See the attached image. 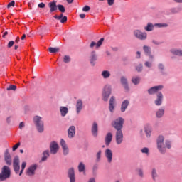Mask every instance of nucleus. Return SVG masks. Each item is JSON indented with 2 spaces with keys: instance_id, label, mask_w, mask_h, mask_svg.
<instances>
[{
  "instance_id": "f257e3e1",
  "label": "nucleus",
  "mask_w": 182,
  "mask_h": 182,
  "mask_svg": "<svg viewBox=\"0 0 182 182\" xmlns=\"http://www.w3.org/2000/svg\"><path fill=\"white\" fill-rule=\"evenodd\" d=\"M156 147L161 154H164L166 149H171V141L168 140L164 141V136L159 135L156 138Z\"/></svg>"
},
{
  "instance_id": "f03ea898",
  "label": "nucleus",
  "mask_w": 182,
  "mask_h": 182,
  "mask_svg": "<svg viewBox=\"0 0 182 182\" xmlns=\"http://www.w3.org/2000/svg\"><path fill=\"white\" fill-rule=\"evenodd\" d=\"M11 178V168L8 166H4L0 173V181H5Z\"/></svg>"
},
{
  "instance_id": "7ed1b4c3",
  "label": "nucleus",
  "mask_w": 182,
  "mask_h": 182,
  "mask_svg": "<svg viewBox=\"0 0 182 182\" xmlns=\"http://www.w3.org/2000/svg\"><path fill=\"white\" fill-rule=\"evenodd\" d=\"M33 122L36 124L38 132L39 133H43L45 128L43 121H42V117L39 116H35L33 117Z\"/></svg>"
},
{
  "instance_id": "20e7f679",
  "label": "nucleus",
  "mask_w": 182,
  "mask_h": 182,
  "mask_svg": "<svg viewBox=\"0 0 182 182\" xmlns=\"http://www.w3.org/2000/svg\"><path fill=\"white\" fill-rule=\"evenodd\" d=\"M124 124V119L119 117L112 122V126L117 131L122 130L123 129V124Z\"/></svg>"
},
{
  "instance_id": "39448f33",
  "label": "nucleus",
  "mask_w": 182,
  "mask_h": 182,
  "mask_svg": "<svg viewBox=\"0 0 182 182\" xmlns=\"http://www.w3.org/2000/svg\"><path fill=\"white\" fill-rule=\"evenodd\" d=\"M110 95H112V86L105 85L102 92V100L107 102L109 97H110Z\"/></svg>"
},
{
  "instance_id": "423d86ee",
  "label": "nucleus",
  "mask_w": 182,
  "mask_h": 182,
  "mask_svg": "<svg viewBox=\"0 0 182 182\" xmlns=\"http://www.w3.org/2000/svg\"><path fill=\"white\" fill-rule=\"evenodd\" d=\"M38 169V164H34L31 165L26 170V174L29 177L35 176V172Z\"/></svg>"
},
{
  "instance_id": "0eeeda50",
  "label": "nucleus",
  "mask_w": 182,
  "mask_h": 182,
  "mask_svg": "<svg viewBox=\"0 0 182 182\" xmlns=\"http://www.w3.org/2000/svg\"><path fill=\"white\" fill-rule=\"evenodd\" d=\"M134 35L140 41H146V39H147V33L141 32L140 30H135L134 31Z\"/></svg>"
},
{
  "instance_id": "6e6552de",
  "label": "nucleus",
  "mask_w": 182,
  "mask_h": 182,
  "mask_svg": "<svg viewBox=\"0 0 182 182\" xmlns=\"http://www.w3.org/2000/svg\"><path fill=\"white\" fill-rule=\"evenodd\" d=\"M13 168L16 174H19L21 166H19V156H15L13 161Z\"/></svg>"
},
{
  "instance_id": "1a4fd4ad",
  "label": "nucleus",
  "mask_w": 182,
  "mask_h": 182,
  "mask_svg": "<svg viewBox=\"0 0 182 182\" xmlns=\"http://www.w3.org/2000/svg\"><path fill=\"white\" fill-rule=\"evenodd\" d=\"M115 139L117 144H122V143H123V131H117L115 134Z\"/></svg>"
},
{
  "instance_id": "9d476101",
  "label": "nucleus",
  "mask_w": 182,
  "mask_h": 182,
  "mask_svg": "<svg viewBox=\"0 0 182 182\" xmlns=\"http://www.w3.org/2000/svg\"><path fill=\"white\" fill-rule=\"evenodd\" d=\"M59 151V145L55 141H53L50 144V151L51 154H56Z\"/></svg>"
},
{
  "instance_id": "9b49d317",
  "label": "nucleus",
  "mask_w": 182,
  "mask_h": 182,
  "mask_svg": "<svg viewBox=\"0 0 182 182\" xmlns=\"http://www.w3.org/2000/svg\"><path fill=\"white\" fill-rule=\"evenodd\" d=\"M60 144L63 149V155L68 156V154H69V147H68V145L66 144V142L63 140V139L60 140Z\"/></svg>"
},
{
  "instance_id": "f8f14e48",
  "label": "nucleus",
  "mask_w": 182,
  "mask_h": 182,
  "mask_svg": "<svg viewBox=\"0 0 182 182\" xmlns=\"http://www.w3.org/2000/svg\"><path fill=\"white\" fill-rule=\"evenodd\" d=\"M99 132V125L97 122H94L91 127V133L94 137H97V133Z\"/></svg>"
},
{
  "instance_id": "ddd939ff",
  "label": "nucleus",
  "mask_w": 182,
  "mask_h": 182,
  "mask_svg": "<svg viewBox=\"0 0 182 182\" xmlns=\"http://www.w3.org/2000/svg\"><path fill=\"white\" fill-rule=\"evenodd\" d=\"M4 160L8 166H11L12 164V156H11V154H9V151L8 149H6L5 151Z\"/></svg>"
},
{
  "instance_id": "4468645a",
  "label": "nucleus",
  "mask_w": 182,
  "mask_h": 182,
  "mask_svg": "<svg viewBox=\"0 0 182 182\" xmlns=\"http://www.w3.org/2000/svg\"><path fill=\"white\" fill-rule=\"evenodd\" d=\"M163 85H158L151 87L148 90L149 95H154L159 92V90H161L163 89Z\"/></svg>"
},
{
  "instance_id": "2eb2a0df",
  "label": "nucleus",
  "mask_w": 182,
  "mask_h": 182,
  "mask_svg": "<svg viewBox=\"0 0 182 182\" xmlns=\"http://www.w3.org/2000/svg\"><path fill=\"white\" fill-rule=\"evenodd\" d=\"M68 178H70V182H76V177L75 176V168H70L68 169Z\"/></svg>"
},
{
  "instance_id": "dca6fc26",
  "label": "nucleus",
  "mask_w": 182,
  "mask_h": 182,
  "mask_svg": "<svg viewBox=\"0 0 182 182\" xmlns=\"http://www.w3.org/2000/svg\"><path fill=\"white\" fill-rule=\"evenodd\" d=\"M105 154L106 159H107V162L112 163L113 160V152L112 151V150L109 149H106Z\"/></svg>"
},
{
  "instance_id": "f3484780",
  "label": "nucleus",
  "mask_w": 182,
  "mask_h": 182,
  "mask_svg": "<svg viewBox=\"0 0 182 182\" xmlns=\"http://www.w3.org/2000/svg\"><path fill=\"white\" fill-rule=\"evenodd\" d=\"M120 82L123 87L127 90V92H129V82H127V78L126 77L122 76L120 78Z\"/></svg>"
},
{
  "instance_id": "a211bd4d",
  "label": "nucleus",
  "mask_w": 182,
  "mask_h": 182,
  "mask_svg": "<svg viewBox=\"0 0 182 182\" xmlns=\"http://www.w3.org/2000/svg\"><path fill=\"white\" fill-rule=\"evenodd\" d=\"M116 103V98L114 96H112L109 100V110L111 113L114 112V105Z\"/></svg>"
},
{
  "instance_id": "6ab92c4d",
  "label": "nucleus",
  "mask_w": 182,
  "mask_h": 182,
  "mask_svg": "<svg viewBox=\"0 0 182 182\" xmlns=\"http://www.w3.org/2000/svg\"><path fill=\"white\" fill-rule=\"evenodd\" d=\"M156 100H155V105L156 106H161V104L163 103V93L158 92L156 94Z\"/></svg>"
},
{
  "instance_id": "aec40b11",
  "label": "nucleus",
  "mask_w": 182,
  "mask_h": 182,
  "mask_svg": "<svg viewBox=\"0 0 182 182\" xmlns=\"http://www.w3.org/2000/svg\"><path fill=\"white\" fill-rule=\"evenodd\" d=\"M112 140H113V134L111 132H108L105 138V146H109Z\"/></svg>"
},
{
  "instance_id": "412c9836",
  "label": "nucleus",
  "mask_w": 182,
  "mask_h": 182,
  "mask_svg": "<svg viewBox=\"0 0 182 182\" xmlns=\"http://www.w3.org/2000/svg\"><path fill=\"white\" fill-rule=\"evenodd\" d=\"M75 107L77 114H79V113L82 112V109H83V101H82L80 99L77 100Z\"/></svg>"
},
{
  "instance_id": "4be33fe9",
  "label": "nucleus",
  "mask_w": 182,
  "mask_h": 182,
  "mask_svg": "<svg viewBox=\"0 0 182 182\" xmlns=\"http://www.w3.org/2000/svg\"><path fill=\"white\" fill-rule=\"evenodd\" d=\"M68 134L69 139H73V137H75V134H76V127H75V126L70 127L68 131Z\"/></svg>"
},
{
  "instance_id": "5701e85b",
  "label": "nucleus",
  "mask_w": 182,
  "mask_h": 182,
  "mask_svg": "<svg viewBox=\"0 0 182 182\" xmlns=\"http://www.w3.org/2000/svg\"><path fill=\"white\" fill-rule=\"evenodd\" d=\"M48 7L50 8V14L56 12L58 11V5H56V1H51L48 3Z\"/></svg>"
},
{
  "instance_id": "b1692460",
  "label": "nucleus",
  "mask_w": 182,
  "mask_h": 182,
  "mask_svg": "<svg viewBox=\"0 0 182 182\" xmlns=\"http://www.w3.org/2000/svg\"><path fill=\"white\" fill-rule=\"evenodd\" d=\"M97 60V55H96V52L92 51L90 55V62L92 66H95V62Z\"/></svg>"
},
{
  "instance_id": "393cba45",
  "label": "nucleus",
  "mask_w": 182,
  "mask_h": 182,
  "mask_svg": "<svg viewBox=\"0 0 182 182\" xmlns=\"http://www.w3.org/2000/svg\"><path fill=\"white\" fill-rule=\"evenodd\" d=\"M104 41H105V38H103L100 39L97 43L95 42L92 41L90 45V48H93L94 46H96V48L97 49V48H100L102 46Z\"/></svg>"
},
{
  "instance_id": "a878e982",
  "label": "nucleus",
  "mask_w": 182,
  "mask_h": 182,
  "mask_svg": "<svg viewBox=\"0 0 182 182\" xmlns=\"http://www.w3.org/2000/svg\"><path fill=\"white\" fill-rule=\"evenodd\" d=\"M143 49L146 56H149L150 59H153V55H151V48L149 46H144Z\"/></svg>"
},
{
  "instance_id": "bb28decb",
  "label": "nucleus",
  "mask_w": 182,
  "mask_h": 182,
  "mask_svg": "<svg viewBox=\"0 0 182 182\" xmlns=\"http://www.w3.org/2000/svg\"><path fill=\"white\" fill-rule=\"evenodd\" d=\"M164 112H165L164 108H163V107L159 108L156 112V117H157V119H161V117H163V116H164Z\"/></svg>"
},
{
  "instance_id": "cd10ccee",
  "label": "nucleus",
  "mask_w": 182,
  "mask_h": 182,
  "mask_svg": "<svg viewBox=\"0 0 182 182\" xmlns=\"http://www.w3.org/2000/svg\"><path fill=\"white\" fill-rule=\"evenodd\" d=\"M129 107V100H125L122 102L121 105V112L122 113H124L126 112V109Z\"/></svg>"
},
{
  "instance_id": "c85d7f7f",
  "label": "nucleus",
  "mask_w": 182,
  "mask_h": 182,
  "mask_svg": "<svg viewBox=\"0 0 182 182\" xmlns=\"http://www.w3.org/2000/svg\"><path fill=\"white\" fill-rule=\"evenodd\" d=\"M60 112L62 117H65L69 113V109L66 107H60Z\"/></svg>"
},
{
  "instance_id": "c756f323",
  "label": "nucleus",
  "mask_w": 182,
  "mask_h": 182,
  "mask_svg": "<svg viewBox=\"0 0 182 182\" xmlns=\"http://www.w3.org/2000/svg\"><path fill=\"white\" fill-rule=\"evenodd\" d=\"M101 76H102L103 79H109V77L111 76L110 71L103 70L101 73Z\"/></svg>"
},
{
  "instance_id": "7c9ffc66",
  "label": "nucleus",
  "mask_w": 182,
  "mask_h": 182,
  "mask_svg": "<svg viewBox=\"0 0 182 182\" xmlns=\"http://www.w3.org/2000/svg\"><path fill=\"white\" fill-rule=\"evenodd\" d=\"M85 170H86L85 164H83V162H80L78 164V171L80 173H83V172H85Z\"/></svg>"
},
{
  "instance_id": "2f4dec72",
  "label": "nucleus",
  "mask_w": 182,
  "mask_h": 182,
  "mask_svg": "<svg viewBox=\"0 0 182 182\" xmlns=\"http://www.w3.org/2000/svg\"><path fill=\"white\" fill-rule=\"evenodd\" d=\"M145 31L147 32H151L154 29V26L151 23H149L146 27H144Z\"/></svg>"
},
{
  "instance_id": "473e14b6",
  "label": "nucleus",
  "mask_w": 182,
  "mask_h": 182,
  "mask_svg": "<svg viewBox=\"0 0 182 182\" xmlns=\"http://www.w3.org/2000/svg\"><path fill=\"white\" fill-rule=\"evenodd\" d=\"M140 80H141V78L140 77H138V76L132 77V82L135 85H139V83H140Z\"/></svg>"
},
{
  "instance_id": "72a5a7b5",
  "label": "nucleus",
  "mask_w": 182,
  "mask_h": 182,
  "mask_svg": "<svg viewBox=\"0 0 182 182\" xmlns=\"http://www.w3.org/2000/svg\"><path fill=\"white\" fill-rule=\"evenodd\" d=\"M43 156L42 157V161H46L48 157H49V150H46L43 153Z\"/></svg>"
},
{
  "instance_id": "f704fd0d",
  "label": "nucleus",
  "mask_w": 182,
  "mask_h": 182,
  "mask_svg": "<svg viewBox=\"0 0 182 182\" xmlns=\"http://www.w3.org/2000/svg\"><path fill=\"white\" fill-rule=\"evenodd\" d=\"M151 176L154 181H156V178H157V171H156V168H153L151 171Z\"/></svg>"
},
{
  "instance_id": "c9c22d12",
  "label": "nucleus",
  "mask_w": 182,
  "mask_h": 182,
  "mask_svg": "<svg viewBox=\"0 0 182 182\" xmlns=\"http://www.w3.org/2000/svg\"><path fill=\"white\" fill-rule=\"evenodd\" d=\"M48 50L50 53H56L57 52H59V48L50 47Z\"/></svg>"
},
{
  "instance_id": "e433bc0d",
  "label": "nucleus",
  "mask_w": 182,
  "mask_h": 182,
  "mask_svg": "<svg viewBox=\"0 0 182 182\" xmlns=\"http://www.w3.org/2000/svg\"><path fill=\"white\" fill-rule=\"evenodd\" d=\"M26 167V162H22L21 164V169L19 173V176H22L23 173V170H25V168Z\"/></svg>"
},
{
  "instance_id": "4c0bfd02",
  "label": "nucleus",
  "mask_w": 182,
  "mask_h": 182,
  "mask_svg": "<svg viewBox=\"0 0 182 182\" xmlns=\"http://www.w3.org/2000/svg\"><path fill=\"white\" fill-rule=\"evenodd\" d=\"M58 9L60 12H61L62 14H65V6L62 4H58Z\"/></svg>"
},
{
  "instance_id": "58836bf2",
  "label": "nucleus",
  "mask_w": 182,
  "mask_h": 182,
  "mask_svg": "<svg viewBox=\"0 0 182 182\" xmlns=\"http://www.w3.org/2000/svg\"><path fill=\"white\" fill-rule=\"evenodd\" d=\"M171 53L173 55H176V56H179L180 55V50H177L176 48L171 49Z\"/></svg>"
},
{
  "instance_id": "ea45409f",
  "label": "nucleus",
  "mask_w": 182,
  "mask_h": 182,
  "mask_svg": "<svg viewBox=\"0 0 182 182\" xmlns=\"http://www.w3.org/2000/svg\"><path fill=\"white\" fill-rule=\"evenodd\" d=\"M71 59H70V56L69 55H65L63 58V63H69V62H70Z\"/></svg>"
},
{
  "instance_id": "a19ab883",
  "label": "nucleus",
  "mask_w": 182,
  "mask_h": 182,
  "mask_svg": "<svg viewBox=\"0 0 182 182\" xmlns=\"http://www.w3.org/2000/svg\"><path fill=\"white\" fill-rule=\"evenodd\" d=\"M144 132L146 133V137H150V136H151V130L150 129L145 128Z\"/></svg>"
},
{
  "instance_id": "79ce46f5",
  "label": "nucleus",
  "mask_w": 182,
  "mask_h": 182,
  "mask_svg": "<svg viewBox=\"0 0 182 182\" xmlns=\"http://www.w3.org/2000/svg\"><path fill=\"white\" fill-rule=\"evenodd\" d=\"M155 26H158V28H167L168 26L166 23H156Z\"/></svg>"
},
{
  "instance_id": "37998d69",
  "label": "nucleus",
  "mask_w": 182,
  "mask_h": 182,
  "mask_svg": "<svg viewBox=\"0 0 182 182\" xmlns=\"http://www.w3.org/2000/svg\"><path fill=\"white\" fill-rule=\"evenodd\" d=\"M62 18H63V14H60V16L58 15H55L54 16V18L57 19V21H60V19H62Z\"/></svg>"
},
{
  "instance_id": "c03bdc74",
  "label": "nucleus",
  "mask_w": 182,
  "mask_h": 182,
  "mask_svg": "<svg viewBox=\"0 0 182 182\" xmlns=\"http://www.w3.org/2000/svg\"><path fill=\"white\" fill-rule=\"evenodd\" d=\"M136 70H137L138 72H141V70H143V65L139 64V65H137L136 67Z\"/></svg>"
},
{
  "instance_id": "a18cd8bd",
  "label": "nucleus",
  "mask_w": 182,
  "mask_h": 182,
  "mask_svg": "<svg viewBox=\"0 0 182 182\" xmlns=\"http://www.w3.org/2000/svg\"><path fill=\"white\" fill-rule=\"evenodd\" d=\"M102 156V151H99L97 153L96 157H97V161H100V157Z\"/></svg>"
},
{
  "instance_id": "49530a36",
  "label": "nucleus",
  "mask_w": 182,
  "mask_h": 182,
  "mask_svg": "<svg viewBox=\"0 0 182 182\" xmlns=\"http://www.w3.org/2000/svg\"><path fill=\"white\" fill-rule=\"evenodd\" d=\"M7 90H16V86L14 85H11L9 87H7Z\"/></svg>"
},
{
  "instance_id": "de8ad7c7",
  "label": "nucleus",
  "mask_w": 182,
  "mask_h": 182,
  "mask_svg": "<svg viewBox=\"0 0 182 182\" xmlns=\"http://www.w3.org/2000/svg\"><path fill=\"white\" fill-rule=\"evenodd\" d=\"M15 45V41H11L8 43L7 48H12Z\"/></svg>"
},
{
  "instance_id": "09e8293b",
  "label": "nucleus",
  "mask_w": 182,
  "mask_h": 182,
  "mask_svg": "<svg viewBox=\"0 0 182 182\" xmlns=\"http://www.w3.org/2000/svg\"><path fill=\"white\" fill-rule=\"evenodd\" d=\"M141 151L145 154H149V148L144 147L141 150Z\"/></svg>"
},
{
  "instance_id": "8fccbe9b",
  "label": "nucleus",
  "mask_w": 182,
  "mask_h": 182,
  "mask_svg": "<svg viewBox=\"0 0 182 182\" xmlns=\"http://www.w3.org/2000/svg\"><path fill=\"white\" fill-rule=\"evenodd\" d=\"M82 11H83V12H89V11H90V6H85L82 8Z\"/></svg>"
},
{
  "instance_id": "3c124183",
  "label": "nucleus",
  "mask_w": 182,
  "mask_h": 182,
  "mask_svg": "<svg viewBox=\"0 0 182 182\" xmlns=\"http://www.w3.org/2000/svg\"><path fill=\"white\" fill-rule=\"evenodd\" d=\"M61 23H65V22L68 21V17L66 16H63L60 19Z\"/></svg>"
},
{
  "instance_id": "603ef678",
  "label": "nucleus",
  "mask_w": 182,
  "mask_h": 182,
  "mask_svg": "<svg viewBox=\"0 0 182 182\" xmlns=\"http://www.w3.org/2000/svg\"><path fill=\"white\" fill-rule=\"evenodd\" d=\"M158 68L159 69V70L163 72L164 70V65H163L162 63H159L158 65Z\"/></svg>"
},
{
  "instance_id": "864d4df0",
  "label": "nucleus",
  "mask_w": 182,
  "mask_h": 182,
  "mask_svg": "<svg viewBox=\"0 0 182 182\" xmlns=\"http://www.w3.org/2000/svg\"><path fill=\"white\" fill-rule=\"evenodd\" d=\"M144 65L146 68H151V66H153V64L151 63V62L146 61L145 62Z\"/></svg>"
},
{
  "instance_id": "5fc2aeb1",
  "label": "nucleus",
  "mask_w": 182,
  "mask_h": 182,
  "mask_svg": "<svg viewBox=\"0 0 182 182\" xmlns=\"http://www.w3.org/2000/svg\"><path fill=\"white\" fill-rule=\"evenodd\" d=\"M19 146H21V143L20 142H18L16 144H15L13 146V151H15L18 149V147H19Z\"/></svg>"
},
{
  "instance_id": "6e6d98bb",
  "label": "nucleus",
  "mask_w": 182,
  "mask_h": 182,
  "mask_svg": "<svg viewBox=\"0 0 182 182\" xmlns=\"http://www.w3.org/2000/svg\"><path fill=\"white\" fill-rule=\"evenodd\" d=\"M11 6H15V1H12L7 5V8H11Z\"/></svg>"
},
{
  "instance_id": "4d7b16f0",
  "label": "nucleus",
  "mask_w": 182,
  "mask_h": 182,
  "mask_svg": "<svg viewBox=\"0 0 182 182\" xmlns=\"http://www.w3.org/2000/svg\"><path fill=\"white\" fill-rule=\"evenodd\" d=\"M181 11V8H176V9H172V11L174 13V14H177L178 12H180Z\"/></svg>"
},
{
  "instance_id": "13d9d810",
  "label": "nucleus",
  "mask_w": 182,
  "mask_h": 182,
  "mask_svg": "<svg viewBox=\"0 0 182 182\" xmlns=\"http://www.w3.org/2000/svg\"><path fill=\"white\" fill-rule=\"evenodd\" d=\"M107 4L109 6H113V4H114V0H107Z\"/></svg>"
},
{
  "instance_id": "bf43d9fd",
  "label": "nucleus",
  "mask_w": 182,
  "mask_h": 182,
  "mask_svg": "<svg viewBox=\"0 0 182 182\" xmlns=\"http://www.w3.org/2000/svg\"><path fill=\"white\" fill-rule=\"evenodd\" d=\"M152 43H154V45H161V42L158 41L157 40H153Z\"/></svg>"
},
{
  "instance_id": "052dcab7",
  "label": "nucleus",
  "mask_w": 182,
  "mask_h": 182,
  "mask_svg": "<svg viewBox=\"0 0 182 182\" xmlns=\"http://www.w3.org/2000/svg\"><path fill=\"white\" fill-rule=\"evenodd\" d=\"M138 174H139V176L140 177H143V171L141 170V169H139V170L138 171Z\"/></svg>"
},
{
  "instance_id": "680f3d73",
  "label": "nucleus",
  "mask_w": 182,
  "mask_h": 182,
  "mask_svg": "<svg viewBox=\"0 0 182 182\" xmlns=\"http://www.w3.org/2000/svg\"><path fill=\"white\" fill-rule=\"evenodd\" d=\"M38 8H45V4H44V3H40V4L38 5Z\"/></svg>"
},
{
  "instance_id": "e2e57ef3",
  "label": "nucleus",
  "mask_w": 182,
  "mask_h": 182,
  "mask_svg": "<svg viewBox=\"0 0 182 182\" xmlns=\"http://www.w3.org/2000/svg\"><path fill=\"white\" fill-rule=\"evenodd\" d=\"M80 18H81V19H85V18H86V14H80Z\"/></svg>"
},
{
  "instance_id": "0e129e2a",
  "label": "nucleus",
  "mask_w": 182,
  "mask_h": 182,
  "mask_svg": "<svg viewBox=\"0 0 182 182\" xmlns=\"http://www.w3.org/2000/svg\"><path fill=\"white\" fill-rule=\"evenodd\" d=\"M23 127H25V123L21 122L19 124V129H22Z\"/></svg>"
},
{
  "instance_id": "69168bd1",
  "label": "nucleus",
  "mask_w": 182,
  "mask_h": 182,
  "mask_svg": "<svg viewBox=\"0 0 182 182\" xmlns=\"http://www.w3.org/2000/svg\"><path fill=\"white\" fill-rule=\"evenodd\" d=\"M32 6H33V3H28V8L30 9H32Z\"/></svg>"
},
{
  "instance_id": "338daca9",
  "label": "nucleus",
  "mask_w": 182,
  "mask_h": 182,
  "mask_svg": "<svg viewBox=\"0 0 182 182\" xmlns=\"http://www.w3.org/2000/svg\"><path fill=\"white\" fill-rule=\"evenodd\" d=\"M8 33H9L8 31H5L2 36V38H5V36H6V35H8Z\"/></svg>"
},
{
  "instance_id": "774afa93",
  "label": "nucleus",
  "mask_w": 182,
  "mask_h": 182,
  "mask_svg": "<svg viewBox=\"0 0 182 182\" xmlns=\"http://www.w3.org/2000/svg\"><path fill=\"white\" fill-rule=\"evenodd\" d=\"M88 182H96V181L95 180V178H92L88 181Z\"/></svg>"
}]
</instances>
